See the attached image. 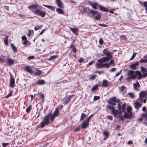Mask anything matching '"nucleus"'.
Listing matches in <instances>:
<instances>
[{
  "label": "nucleus",
  "mask_w": 147,
  "mask_h": 147,
  "mask_svg": "<svg viewBox=\"0 0 147 147\" xmlns=\"http://www.w3.org/2000/svg\"><path fill=\"white\" fill-rule=\"evenodd\" d=\"M38 7H42L37 4H32L28 6V8L35 15L40 16L41 17H45L46 15L45 10H41L38 8Z\"/></svg>",
  "instance_id": "f257e3e1"
},
{
  "label": "nucleus",
  "mask_w": 147,
  "mask_h": 147,
  "mask_svg": "<svg viewBox=\"0 0 147 147\" xmlns=\"http://www.w3.org/2000/svg\"><path fill=\"white\" fill-rule=\"evenodd\" d=\"M51 119V116L49 114L45 116L43 118V121H42L38 125L36 128V129H38L39 128H43L46 125H49L51 123L53 122L51 121H49V119Z\"/></svg>",
  "instance_id": "f03ea898"
},
{
  "label": "nucleus",
  "mask_w": 147,
  "mask_h": 147,
  "mask_svg": "<svg viewBox=\"0 0 147 147\" xmlns=\"http://www.w3.org/2000/svg\"><path fill=\"white\" fill-rule=\"evenodd\" d=\"M51 116V122H53L54 119H55V117H57L59 115V111H58V107H57L53 114L52 113H49Z\"/></svg>",
  "instance_id": "7ed1b4c3"
},
{
  "label": "nucleus",
  "mask_w": 147,
  "mask_h": 147,
  "mask_svg": "<svg viewBox=\"0 0 147 147\" xmlns=\"http://www.w3.org/2000/svg\"><path fill=\"white\" fill-rule=\"evenodd\" d=\"M9 74L10 75L9 86L12 88H13L15 85V80L11 73L9 72Z\"/></svg>",
  "instance_id": "20e7f679"
},
{
  "label": "nucleus",
  "mask_w": 147,
  "mask_h": 147,
  "mask_svg": "<svg viewBox=\"0 0 147 147\" xmlns=\"http://www.w3.org/2000/svg\"><path fill=\"white\" fill-rule=\"evenodd\" d=\"M147 96V90L145 91H142L139 94V99L141 102H142L144 98H145Z\"/></svg>",
  "instance_id": "39448f33"
},
{
  "label": "nucleus",
  "mask_w": 147,
  "mask_h": 147,
  "mask_svg": "<svg viewBox=\"0 0 147 147\" xmlns=\"http://www.w3.org/2000/svg\"><path fill=\"white\" fill-rule=\"evenodd\" d=\"M74 94H71L69 96L66 98H64L63 99V104L65 105L67 104V103L70 101L71 98L74 96Z\"/></svg>",
  "instance_id": "423d86ee"
},
{
  "label": "nucleus",
  "mask_w": 147,
  "mask_h": 147,
  "mask_svg": "<svg viewBox=\"0 0 147 147\" xmlns=\"http://www.w3.org/2000/svg\"><path fill=\"white\" fill-rule=\"evenodd\" d=\"M89 4L92 6V8L95 9H98L100 5L96 2L92 3V2L89 1Z\"/></svg>",
  "instance_id": "0eeeda50"
},
{
  "label": "nucleus",
  "mask_w": 147,
  "mask_h": 147,
  "mask_svg": "<svg viewBox=\"0 0 147 147\" xmlns=\"http://www.w3.org/2000/svg\"><path fill=\"white\" fill-rule=\"evenodd\" d=\"M107 107L109 109L112 110V113L115 116H116L118 114V110H115L114 107L109 105H107Z\"/></svg>",
  "instance_id": "6e6552de"
},
{
  "label": "nucleus",
  "mask_w": 147,
  "mask_h": 147,
  "mask_svg": "<svg viewBox=\"0 0 147 147\" xmlns=\"http://www.w3.org/2000/svg\"><path fill=\"white\" fill-rule=\"evenodd\" d=\"M24 70L31 75H32L33 73V70L28 66H26L24 68Z\"/></svg>",
  "instance_id": "1a4fd4ad"
},
{
  "label": "nucleus",
  "mask_w": 147,
  "mask_h": 147,
  "mask_svg": "<svg viewBox=\"0 0 147 147\" xmlns=\"http://www.w3.org/2000/svg\"><path fill=\"white\" fill-rule=\"evenodd\" d=\"M89 124V122L86 120L83 121L81 124V127L83 129H84L87 128Z\"/></svg>",
  "instance_id": "9d476101"
},
{
  "label": "nucleus",
  "mask_w": 147,
  "mask_h": 147,
  "mask_svg": "<svg viewBox=\"0 0 147 147\" xmlns=\"http://www.w3.org/2000/svg\"><path fill=\"white\" fill-rule=\"evenodd\" d=\"M141 71L143 73V78H145L147 76V70L145 68L141 66L140 67Z\"/></svg>",
  "instance_id": "9b49d317"
},
{
  "label": "nucleus",
  "mask_w": 147,
  "mask_h": 147,
  "mask_svg": "<svg viewBox=\"0 0 147 147\" xmlns=\"http://www.w3.org/2000/svg\"><path fill=\"white\" fill-rule=\"evenodd\" d=\"M98 13V11L91 9L89 12V16H90L92 17H93L97 14Z\"/></svg>",
  "instance_id": "f8f14e48"
},
{
  "label": "nucleus",
  "mask_w": 147,
  "mask_h": 147,
  "mask_svg": "<svg viewBox=\"0 0 147 147\" xmlns=\"http://www.w3.org/2000/svg\"><path fill=\"white\" fill-rule=\"evenodd\" d=\"M139 62L137 61L135 63H134L130 65L129 67L130 69L133 70H135L137 69L136 66H138Z\"/></svg>",
  "instance_id": "ddd939ff"
},
{
  "label": "nucleus",
  "mask_w": 147,
  "mask_h": 147,
  "mask_svg": "<svg viewBox=\"0 0 147 147\" xmlns=\"http://www.w3.org/2000/svg\"><path fill=\"white\" fill-rule=\"evenodd\" d=\"M108 84V81L107 80H104L102 81V85L99 84V86L106 87H107Z\"/></svg>",
  "instance_id": "4468645a"
},
{
  "label": "nucleus",
  "mask_w": 147,
  "mask_h": 147,
  "mask_svg": "<svg viewBox=\"0 0 147 147\" xmlns=\"http://www.w3.org/2000/svg\"><path fill=\"white\" fill-rule=\"evenodd\" d=\"M98 9H99L101 11L104 12L109 11V9L105 7L102 5H100Z\"/></svg>",
  "instance_id": "2eb2a0df"
},
{
  "label": "nucleus",
  "mask_w": 147,
  "mask_h": 147,
  "mask_svg": "<svg viewBox=\"0 0 147 147\" xmlns=\"http://www.w3.org/2000/svg\"><path fill=\"white\" fill-rule=\"evenodd\" d=\"M90 9L89 7H84L83 8L82 13H86L88 15H89V12Z\"/></svg>",
  "instance_id": "dca6fc26"
},
{
  "label": "nucleus",
  "mask_w": 147,
  "mask_h": 147,
  "mask_svg": "<svg viewBox=\"0 0 147 147\" xmlns=\"http://www.w3.org/2000/svg\"><path fill=\"white\" fill-rule=\"evenodd\" d=\"M55 3L59 7L63 8L62 2L60 0H56Z\"/></svg>",
  "instance_id": "f3484780"
},
{
  "label": "nucleus",
  "mask_w": 147,
  "mask_h": 147,
  "mask_svg": "<svg viewBox=\"0 0 147 147\" xmlns=\"http://www.w3.org/2000/svg\"><path fill=\"white\" fill-rule=\"evenodd\" d=\"M7 64L9 66H11L14 63L13 61L11 58H9L7 59Z\"/></svg>",
  "instance_id": "a211bd4d"
},
{
  "label": "nucleus",
  "mask_w": 147,
  "mask_h": 147,
  "mask_svg": "<svg viewBox=\"0 0 147 147\" xmlns=\"http://www.w3.org/2000/svg\"><path fill=\"white\" fill-rule=\"evenodd\" d=\"M103 53L104 55H105L107 56H109L111 57V55H109L110 52L107 49H103Z\"/></svg>",
  "instance_id": "6ab92c4d"
},
{
  "label": "nucleus",
  "mask_w": 147,
  "mask_h": 147,
  "mask_svg": "<svg viewBox=\"0 0 147 147\" xmlns=\"http://www.w3.org/2000/svg\"><path fill=\"white\" fill-rule=\"evenodd\" d=\"M45 81L43 80H38L36 82V83L38 85H42L45 84Z\"/></svg>",
  "instance_id": "aec40b11"
},
{
  "label": "nucleus",
  "mask_w": 147,
  "mask_h": 147,
  "mask_svg": "<svg viewBox=\"0 0 147 147\" xmlns=\"http://www.w3.org/2000/svg\"><path fill=\"white\" fill-rule=\"evenodd\" d=\"M70 30L75 35H78V29L77 28H71Z\"/></svg>",
  "instance_id": "412c9836"
},
{
  "label": "nucleus",
  "mask_w": 147,
  "mask_h": 147,
  "mask_svg": "<svg viewBox=\"0 0 147 147\" xmlns=\"http://www.w3.org/2000/svg\"><path fill=\"white\" fill-rule=\"evenodd\" d=\"M124 112V117L125 118L131 119L132 117V114L131 113H130L129 114H128L127 113L125 112Z\"/></svg>",
  "instance_id": "4be33fe9"
},
{
  "label": "nucleus",
  "mask_w": 147,
  "mask_h": 147,
  "mask_svg": "<svg viewBox=\"0 0 147 147\" xmlns=\"http://www.w3.org/2000/svg\"><path fill=\"white\" fill-rule=\"evenodd\" d=\"M118 103L117 106L118 107V110H120L121 109V105L120 104L121 103V100L120 99L117 98L116 99V102Z\"/></svg>",
  "instance_id": "5701e85b"
},
{
  "label": "nucleus",
  "mask_w": 147,
  "mask_h": 147,
  "mask_svg": "<svg viewBox=\"0 0 147 147\" xmlns=\"http://www.w3.org/2000/svg\"><path fill=\"white\" fill-rule=\"evenodd\" d=\"M135 74L136 76H138V79H140L141 78H143V76L141 75V72L138 70L135 71Z\"/></svg>",
  "instance_id": "b1692460"
},
{
  "label": "nucleus",
  "mask_w": 147,
  "mask_h": 147,
  "mask_svg": "<svg viewBox=\"0 0 147 147\" xmlns=\"http://www.w3.org/2000/svg\"><path fill=\"white\" fill-rule=\"evenodd\" d=\"M42 5L45 6L47 8H49V9L51 10V11H54L55 9V7L53 6H52L50 5H47L45 4H43Z\"/></svg>",
  "instance_id": "393cba45"
},
{
  "label": "nucleus",
  "mask_w": 147,
  "mask_h": 147,
  "mask_svg": "<svg viewBox=\"0 0 147 147\" xmlns=\"http://www.w3.org/2000/svg\"><path fill=\"white\" fill-rule=\"evenodd\" d=\"M98 86H99V84H96L91 88V90L93 92L95 90H97L98 89Z\"/></svg>",
  "instance_id": "a878e982"
},
{
  "label": "nucleus",
  "mask_w": 147,
  "mask_h": 147,
  "mask_svg": "<svg viewBox=\"0 0 147 147\" xmlns=\"http://www.w3.org/2000/svg\"><path fill=\"white\" fill-rule=\"evenodd\" d=\"M142 105L140 103L136 101L135 102L134 107L135 108L138 109L139 108L141 107Z\"/></svg>",
  "instance_id": "bb28decb"
},
{
  "label": "nucleus",
  "mask_w": 147,
  "mask_h": 147,
  "mask_svg": "<svg viewBox=\"0 0 147 147\" xmlns=\"http://www.w3.org/2000/svg\"><path fill=\"white\" fill-rule=\"evenodd\" d=\"M111 57H109V56H106L104 57H102V61H103V62H105L106 61H108L111 58Z\"/></svg>",
  "instance_id": "cd10ccee"
},
{
  "label": "nucleus",
  "mask_w": 147,
  "mask_h": 147,
  "mask_svg": "<svg viewBox=\"0 0 147 147\" xmlns=\"http://www.w3.org/2000/svg\"><path fill=\"white\" fill-rule=\"evenodd\" d=\"M56 11L59 14H64V13L63 10L60 8H57Z\"/></svg>",
  "instance_id": "c85d7f7f"
},
{
  "label": "nucleus",
  "mask_w": 147,
  "mask_h": 147,
  "mask_svg": "<svg viewBox=\"0 0 147 147\" xmlns=\"http://www.w3.org/2000/svg\"><path fill=\"white\" fill-rule=\"evenodd\" d=\"M42 72L39 69H37L34 73L35 76H40L42 74Z\"/></svg>",
  "instance_id": "c756f323"
},
{
  "label": "nucleus",
  "mask_w": 147,
  "mask_h": 147,
  "mask_svg": "<svg viewBox=\"0 0 147 147\" xmlns=\"http://www.w3.org/2000/svg\"><path fill=\"white\" fill-rule=\"evenodd\" d=\"M140 4L141 5L145 7L146 8L145 10H146V11L147 12V2L144 1L143 3L140 1Z\"/></svg>",
  "instance_id": "7c9ffc66"
},
{
  "label": "nucleus",
  "mask_w": 147,
  "mask_h": 147,
  "mask_svg": "<svg viewBox=\"0 0 147 147\" xmlns=\"http://www.w3.org/2000/svg\"><path fill=\"white\" fill-rule=\"evenodd\" d=\"M11 46L14 52L15 53H16L17 52V48L12 43L11 44Z\"/></svg>",
  "instance_id": "2f4dec72"
},
{
  "label": "nucleus",
  "mask_w": 147,
  "mask_h": 147,
  "mask_svg": "<svg viewBox=\"0 0 147 147\" xmlns=\"http://www.w3.org/2000/svg\"><path fill=\"white\" fill-rule=\"evenodd\" d=\"M96 67L98 68H100L103 67V64L96 63Z\"/></svg>",
  "instance_id": "473e14b6"
},
{
  "label": "nucleus",
  "mask_w": 147,
  "mask_h": 147,
  "mask_svg": "<svg viewBox=\"0 0 147 147\" xmlns=\"http://www.w3.org/2000/svg\"><path fill=\"white\" fill-rule=\"evenodd\" d=\"M86 116L87 115L85 114L82 113L80 117V121L83 120Z\"/></svg>",
  "instance_id": "72a5a7b5"
},
{
  "label": "nucleus",
  "mask_w": 147,
  "mask_h": 147,
  "mask_svg": "<svg viewBox=\"0 0 147 147\" xmlns=\"http://www.w3.org/2000/svg\"><path fill=\"white\" fill-rule=\"evenodd\" d=\"M32 106L31 105H30L26 109V111L28 113H29L30 110L31 109Z\"/></svg>",
  "instance_id": "f704fd0d"
},
{
  "label": "nucleus",
  "mask_w": 147,
  "mask_h": 147,
  "mask_svg": "<svg viewBox=\"0 0 147 147\" xmlns=\"http://www.w3.org/2000/svg\"><path fill=\"white\" fill-rule=\"evenodd\" d=\"M133 85L134 89H137L138 88L137 86H138V87H140V84L138 82H136L135 83H133Z\"/></svg>",
  "instance_id": "c9c22d12"
},
{
  "label": "nucleus",
  "mask_w": 147,
  "mask_h": 147,
  "mask_svg": "<svg viewBox=\"0 0 147 147\" xmlns=\"http://www.w3.org/2000/svg\"><path fill=\"white\" fill-rule=\"evenodd\" d=\"M94 18L96 20H98L101 18V15L99 13H98L95 16Z\"/></svg>",
  "instance_id": "e433bc0d"
},
{
  "label": "nucleus",
  "mask_w": 147,
  "mask_h": 147,
  "mask_svg": "<svg viewBox=\"0 0 147 147\" xmlns=\"http://www.w3.org/2000/svg\"><path fill=\"white\" fill-rule=\"evenodd\" d=\"M58 57V55H55L51 56L48 59L49 61H51L52 60L54 59L55 58H57Z\"/></svg>",
  "instance_id": "4c0bfd02"
},
{
  "label": "nucleus",
  "mask_w": 147,
  "mask_h": 147,
  "mask_svg": "<svg viewBox=\"0 0 147 147\" xmlns=\"http://www.w3.org/2000/svg\"><path fill=\"white\" fill-rule=\"evenodd\" d=\"M126 106V104L125 103H124L122 105V107H121V109L122 112H124L125 111Z\"/></svg>",
  "instance_id": "58836bf2"
},
{
  "label": "nucleus",
  "mask_w": 147,
  "mask_h": 147,
  "mask_svg": "<svg viewBox=\"0 0 147 147\" xmlns=\"http://www.w3.org/2000/svg\"><path fill=\"white\" fill-rule=\"evenodd\" d=\"M42 26H43L42 25H39L36 26L34 28V30L35 31H36L39 29H40L42 28Z\"/></svg>",
  "instance_id": "ea45409f"
},
{
  "label": "nucleus",
  "mask_w": 147,
  "mask_h": 147,
  "mask_svg": "<svg viewBox=\"0 0 147 147\" xmlns=\"http://www.w3.org/2000/svg\"><path fill=\"white\" fill-rule=\"evenodd\" d=\"M3 38L4 40L5 44L7 46L8 43V39L7 35L6 36V37L5 38Z\"/></svg>",
  "instance_id": "a19ab883"
},
{
  "label": "nucleus",
  "mask_w": 147,
  "mask_h": 147,
  "mask_svg": "<svg viewBox=\"0 0 147 147\" xmlns=\"http://www.w3.org/2000/svg\"><path fill=\"white\" fill-rule=\"evenodd\" d=\"M39 97L42 98V104H43V102H44L43 100L44 99V97H45V96H44V94L42 93H40Z\"/></svg>",
  "instance_id": "79ce46f5"
},
{
  "label": "nucleus",
  "mask_w": 147,
  "mask_h": 147,
  "mask_svg": "<svg viewBox=\"0 0 147 147\" xmlns=\"http://www.w3.org/2000/svg\"><path fill=\"white\" fill-rule=\"evenodd\" d=\"M89 76H90L89 77V78L90 80H94L95 79L96 76L95 75H89Z\"/></svg>",
  "instance_id": "37998d69"
},
{
  "label": "nucleus",
  "mask_w": 147,
  "mask_h": 147,
  "mask_svg": "<svg viewBox=\"0 0 147 147\" xmlns=\"http://www.w3.org/2000/svg\"><path fill=\"white\" fill-rule=\"evenodd\" d=\"M125 88V86H122L121 87H119V90L120 92H122L124 90Z\"/></svg>",
  "instance_id": "c03bdc74"
},
{
  "label": "nucleus",
  "mask_w": 147,
  "mask_h": 147,
  "mask_svg": "<svg viewBox=\"0 0 147 147\" xmlns=\"http://www.w3.org/2000/svg\"><path fill=\"white\" fill-rule=\"evenodd\" d=\"M116 98L115 96L113 97L112 98H110L111 101L112 102H116Z\"/></svg>",
  "instance_id": "a18cd8bd"
},
{
  "label": "nucleus",
  "mask_w": 147,
  "mask_h": 147,
  "mask_svg": "<svg viewBox=\"0 0 147 147\" xmlns=\"http://www.w3.org/2000/svg\"><path fill=\"white\" fill-rule=\"evenodd\" d=\"M103 135L105 137H109V133L107 131H105L103 132Z\"/></svg>",
  "instance_id": "49530a36"
},
{
  "label": "nucleus",
  "mask_w": 147,
  "mask_h": 147,
  "mask_svg": "<svg viewBox=\"0 0 147 147\" xmlns=\"http://www.w3.org/2000/svg\"><path fill=\"white\" fill-rule=\"evenodd\" d=\"M108 103L110 105H112L113 106H115L116 105V104L115 103V102H113L111 101L110 100H109L108 101Z\"/></svg>",
  "instance_id": "de8ad7c7"
},
{
  "label": "nucleus",
  "mask_w": 147,
  "mask_h": 147,
  "mask_svg": "<svg viewBox=\"0 0 147 147\" xmlns=\"http://www.w3.org/2000/svg\"><path fill=\"white\" fill-rule=\"evenodd\" d=\"M140 63L146 62L147 63V59H143V58H141L140 61Z\"/></svg>",
  "instance_id": "09e8293b"
},
{
  "label": "nucleus",
  "mask_w": 147,
  "mask_h": 147,
  "mask_svg": "<svg viewBox=\"0 0 147 147\" xmlns=\"http://www.w3.org/2000/svg\"><path fill=\"white\" fill-rule=\"evenodd\" d=\"M134 74V71L131 70H130L127 73V75L128 76H129L130 75H132V74Z\"/></svg>",
  "instance_id": "8fccbe9b"
},
{
  "label": "nucleus",
  "mask_w": 147,
  "mask_h": 147,
  "mask_svg": "<svg viewBox=\"0 0 147 147\" xmlns=\"http://www.w3.org/2000/svg\"><path fill=\"white\" fill-rule=\"evenodd\" d=\"M127 112L128 113H131V109L130 106H128L127 109Z\"/></svg>",
  "instance_id": "3c124183"
},
{
  "label": "nucleus",
  "mask_w": 147,
  "mask_h": 147,
  "mask_svg": "<svg viewBox=\"0 0 147 147\" xmlns=\"http://www.w3.org/2000/svg\"><path fill=\"white\" fill-rule=\"evenodd\" d=\"M12 91H10L9 93L7 96L5 97V98H7L11 96L12 95Z\"/></svg>",
  "instance_id": "603ef678"
},
{
  "label": "nucleus",
  "mask_w": 147,
  "mask_h": 147,
  "mask_svg": "<svg viewBox=\"0 0 147 147\" xmlns=\"http://www.w3.org/2000/svg\"><path fill=\"white\" fill-rule=\"evenodd\" d=\"M35 58V57L33 56H30L27 58V59L28 60H30L34 59Z\"/></svg>",
  "instance_id": "864d4df0"
},
{
  "label": "nucleus",
  "mask_w": 147,
  "mask_h": 147,
  "mask_svg": "<svg viewBox=\"0 0 147 147\" xmlns=\"http://www.w3.org/2000/svg\"><path fill=\"white\" fill-rule=\"evenodd\" d=\"M84 58H82V57L80 58L78 60V61L80 63H82L83 62H84Z\"/></svg>",
  "instance_id": "5fc2aeb1"
},
{
  "label": "nucleus",
  "mask_w": 147,
  "mask_h": 147,
  "mask_svg": "<svg viewBox=\"0 0 147 147\" xmlns=\"http://www.w3.org/2000/svg\"><path fill=\"white\" fill-rule=\"evenodd\" d=\"M142 118L146 117V120L147 121V113L146 112L145 113H143L142 115Z\"/></svg>",
  "instance_id": "6e6d98bb"
},
{
  "label": "nucleus",
  "mask_w": 147,
  "mask_h": 147,
  "mask_svg": "<svg viewBox=\"0 0 147 147\" xmlns=\"http://www.w3.org/2000/svg\"><path fill=\"white\" fill-rule=\"evenodd\" d=\"M100 98V97L99 96H94L93 100L94 101H96L98 100Z\"/></svg>",
  "instance_id": "4d7b16f0"
},
{
  "label": "nucleus",
  "mask_w": 147,
  "mask_h": 147,
  "mask_svg": "<svg viewBox=\"0 0 147 147\" xmlns=\"http://www.w3.org/2000/svg\"><path fill=\"white\" fill-rule=\"evenodd\" d=\"M2 146L3 147H6L7 146L9 145L10 144L9 143H2Z\"/></svg>",
  "instance_id": "13d9d810"
},
{
  "label": "nucleus",
  "mask_w": 147,
  "mask_h": 147,
  "mask_svg": "<svg viewBox=\"0 0 147 147\" xmlns=\"http://www.w3.org/2000/svg\"><path fill=\"white\" fill-rule=\"evenodd\" d=\"M110 65H113V66L115 65V62L114 61L113 59H111L110 61Z\"/></svg>",
  "instance_id": "bf43d9fd"
},
{
  "label": "nucleus",
  "mask_w": 147,
  "mask_h": 147,
  "mask_svg": "<svg viewBox=\"0 0 147 147\" xmlns=\"http://www.w3.org/2000/svg\"><path fill=\"white\" fill-rule=\"evenodd\" d=\"M136 53H133L132 55V56L131 57V58L130 59V60H132L134 59V58L135 57L136 55Z\"/></svg>",
  "instance_id": "052dcab7"
},
{
  "label": "nucleus",
  "mask_w": 147,
  "mask_h": 147,
  "mask_svg": "<svg viewBox=\"0 0 147 147\" xmlns=\"http://www.w3.org/2000/svg\"><path fill=\"white\" fill-rule=\"evenodd\" d=\"M110 66V64L107 63H106L105 64H103V67H105L106 68H108Z\"/></svg>",
  "instance_id": "680f3d73"
},
{
  "label": "nucleus",
  "mask_w": 147,
  "mask_h": 147,
  "mask_svg": "<svg viewBox=\"0 0 147 147\" xmlns=\"http://www.w3.org/2000/svg\"><path fill=\"white\" fill-rule=\"evenodd\" d=\"M80 126H78L76 128H75L74 130V131L75 132H76L79 131L80 129Z\"/></svg>",
  "instance_id": "e2e57ef3"
},
{
  "label": "nucleus",
  "mask_w": 147,
  "mask_h": 147,
  "mask_svg": "<svg viewBox=\"0 0 147 147\" xmlns=\"http://www.w3.org/2000/svg\"><path fill=\"white\" fill-rule=\"evenodd\" d=\"M103 42H104V41H103V39L102 38H100V39L99 40V44L100 45H102L103 44Z\"/></svg>",
  "instance_id": "0e129e2a"
},
{
  "label": "nucleus",
  "mask_w": 147,
  "mask_h": 147,
  "mask_svg": "<svg viewBox=\"0 0 147 147\" xmlns=\"http://www.w3.org/2000/svg\"><path fill=\"white\" fill-rule=\"evenodd\" d=\"M127 94H128L129 96L131 98H134V94L132 93H128Z\"/></svg>",
  "instance_id": "69168bd1"
},
{
  "label": "nucleus",
  "mask_w": 147,
  "mask_h": 147,
  "mask_svg": "<svg viewBox=\"0 0 147 147\" xmlns=\"http://www.w3.org/2000/svg\"><path fill=\"white\" fill-rule=\"evenodd\" d=\"M94 114H92L86 120V121H87L88 122H89V121L90 120V118L94 116Z\"/></svg>",
  "instance_id": "338daca9"
},
{
  "label": "nucleus",
  "mask_w": 147,
  "mask_h": 147,
  "mask_svg": "<svg viewBox=\"0 0 147 147\" xmlns=\"http://www.w3.org/2000/svg\"><path fill=\"white\" fill-rule=\"evenodd\" d=\"M98 25L99 26L105 27H107L108 26L107 25L102 24H98Z\"/></svg>",
  "instance_id": "774afa93"
}]
</instances>
